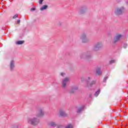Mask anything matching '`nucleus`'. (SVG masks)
<instances>
[{
  "label": "nucleus",
  "instance_id": "1",
  "mask_svg": "<svg viewBox=\"0 0 128 128\" xmlns=\"http://www.w3.org/2000/svg\"><path fill=\"white\" fill-rule=\"evenodd\" d=\"M28 124H32V126H36V124H38L40 120L36 118H29L28 120Z\"/></svg>",
  "mask_w": 128,
  "mask_h": 128
},
{
  "label": "nucleus",
  "instance_id": "2",
  "mask_svg": "<svg viewBox=\"0 0 128 128\" xmlns=\"http://www.w3.org/2000/svg\"><path fill=\"white\" fill-rule=\"evenodd\" d=\"M124 12V7L120 8H117L115 10V14L117 16H120V14H122V12Z\"/></svg>",
  "mask_w": 128,
  "mask_h": 128
},
{
  "label": "nucleus",
  "instance_id": "3",
  "mask_svg": "<svg viewBox=\"0 0 128 128\" xmlns=\"http://www.w3.org/2000/svg\"><path fill=\"white\" fill-rule=\"evenodd\" d=\"M122 38V35L120 34H116L115 37L114 38V44H116V42H118V40H120Z\"/></svg>",
  "mask_w": 128,
  "mask_h": 128
},
{
  "label": "nucleus",
  "instance_id": "4",
  "mask_svg": "<svg viewBox=\"0 0 128 128\" xmlns=\"http://www.w3.org/2000/svg\"><path fill=\"white\" fill-rule=\"evenodd\" d=\"M44 110L42 108H40L38 110V114H36V118H40L44 116Z\"/></svg>",
  "mask_w": 128,
  "mask_h": 128
},
{
  "label": "nucleus",
  "instance_id": "5",
  "mask_svg": "<svg viewBox=\"0 0 128 128\" xmlns=\"http://www.w3.org/2000/svg\"><path fill=\"white\" fill-rule=\"evenodd\" d=\"M80 40H82V42H88V38H86V34H82L80 36Z\"/></svg>",
  "mask_w": 128,
  "mask_h": 128
},
{
  "label": "nucleus",
  "instance_id": "6",
  "mask_svg": "<svg viewBox=\"0 0 128 128\" xmlns=\"http://www.w3.org/2000/svg\"><path fill=\"white\" fill-rule=\"evenodd\" d=\"M102 44L100 42L97 43L94 46V50H98L100 48H102Z\"/></svg>",
  "mask_w": 128,
  "mask_h": 128
},
{
  "label": "nucleus",
  "instance_id": "7",
  "mask_svg": "<svg viewBox=\"0 0 128 128\" xmlns=\"http://www.w3.org/2000/svg\"><path fill=\"white\" fill-rule=\"evenodd\" d=\"M70 82V78H65L62 82V86L63 88H65L66 86V84Z\"/></svg>",
  "mask_w": 128,
  "mask_h": 128
},
{
  "label": "nucleus",
  "instance_id": "8",
  "mask_svg": "<svg viewBox=\"0 0 128 128\" xmlns=\"http://www.w3.org/2000/svg\"><path fill=\"white\" fill-rule=\"evenodd\" d=\"M10 68L11 70H14V60H12L10 61Z\"/></svg>",
  "mask_w": 128,
  "mask_h": 128
},
{
  "label": "nucleus",
  "instance_id": "9",
  "mask_svg": "<svg viewBox=\"0 0 128 128\" xmlns=\"http://www.w3.org/2000/svg\"><path fill=\"white\" fill-rule=\"evenodd\" d=\"M96 74H98V76H100L102 74V71H100V68H96Z\"/></svg>",
  "mask_w": 128,
  "mask_h": 128
},
{
  "label": "nucleus",
  "instance_id": "10",
  "mask_svg": "<svg viewBox=\"0 0 128 128\" xmlns=\"http://www.w3.org/2000/svg\"><path fill=\"white\" fill-rule=\"evenodd\" d=\"M60 116H66V112H64L62 110H60Z\"/></svg>",
  "mask_w": 128,
  "mask_h": 128
},
{
  "label": "nucleus",
  "instance_id": "11",
  "mask_svg": "<svg viewBox=\"0 0 128 128\" xmlns=\"http://www.w3.org/2000/svg\"><path fill=\"white\" fill-rule=\"evenodd\" d=\"M48 8V6L47 5H44L42 7L40 8V10H46Z\"/></svg>",
  "mask_w": 128,
  "mask_h": 128
},
{
  "label": "nucleus",
  "instance_id": "12",
  "mask_svg": "<svg viewBox=\"0 0 128 128\" xmlns=\"http://www.w3.org/2000/svg\"><path fill=\"white\" fill-rule=\"evenodd\" d=\"M48 126H56V124L54 122H50L48 124Z\"/></svg>",
  "mask_w": 128,
  "mask_h": 128
},
{
  "label": "nucleus",
  "instance_id": "13",
  "mask_svg": "<svg viewBox=\"0 0 128 128\" xmlns=\"http://www.w3.org/2000/svg\"><path fill=\"white\" fill-rule=\"evenodd\" d=\"M24 40L18 41L16 42V44H24Z\"/></svg>",
  "mask_w": 128,
  "mask_h": 128
},
{
  "label": "nucleus",
  "instance_id": "14",
  "mask_svg": "<svg viewBox=\"0 0 128 128\" xmlns=\"http://www.w3.org/2000/svg\"><path fill=\"white\" fill-rule=\"evenodd\" d=\"M100 90H98L95 93L94 96H98V94H100Z\"/></svg>",
  "mask_w": 128,
  "mask_h": 128
},
{
  "label": "nucleus",
  "instance_id": "15",
  "mask_svg": "<svg viewBox=\"0 0 128 128\" xmlns=\"http://www.w3.org/2000/svg\"><path fill=\"white\" fill-rule=\"evenodd\" d=\"M82 110H84V107H82V108H80L78 110L77 112H78V113L82 111Z\"/></svg>",
  "mask_w": 128,
  "mask_h": 128
},
{
  "label": "nucleus",
  "instance_id": "16",
  "mask_svg": "<svg viewBox=\"0 0 128 128\" xmlns=\"http://www.w3.org/2000/svg\"><path fill=\"white\" fill-rule=\"evenodd\" d=\"M96 84V81H92L90 84L89 85V86H92V84Z\"/></svg>",
  "mask_w": 128,
  "mask_h": 128
},
{
  "label": "nucleus",
  "instance_id": "17",
  "mask_svg": "<svg viewBox=\"0 0 128 128\" xmlns=\"http://www.w3.org/2000/svg\"><path fill=\"white\" fill-rule=\"evenodd\" d=\"M66 128H72V124H69L66 127Z\"/></svg>",
  "mask_w": 128,
  "mask_h": 128
},
{
  "label": "nucleus",
  "instance_id": "18",
  "mask_svg": "<svg viewBox=\"0 0 128 128\" xmlns=\"http://www.w3.org/2000/svg\"><path fill=\"white\" fill-rule=\"evenodd\" d=\"M107 78H108V76L105 77V78H104V80H103V82H106Z\"/></svg>",
  "mask_w": 128,
  "mask_h": 128
},
{
  "label": "nucleus",
  "instance_id": "19",
  "mask_svg": "<svg viewBox=\"0 0 128 128\" xmlns=\"http://www.w3.org/2000/svg\"><path fill=\"white\" fill-rule=\"evenodd\" d=\"M82 10H84V12H86V9H82V10H80V14H84V12H82Z\"/></svg>",
  "mask_w": 128,
  "mask_h": 128
},
{
  "label": "nucleus",
  "instance_id": "20",
  "mask_svg": "<svg viewBox=\"0 0 128 128\" xmlns=\"http://www.w3.org/2000/svg\"><path fill=\"white\" fill-rule=\"evenodd\" d=\"M43 2H44V0H39V4H42Z\"/></svg>",
  "mask_w": 128,
  "mask_h": 128
},
{
  "label": "nucleus",
  "instance_id": "21",
  "mask_svg": "<svg viewBox=\"0 0 128 128\" xmlns=\"http://www.w3.org/2000/svg\"><path fill=\"white\" fill-rule=\"evenodd\" d=\"M18 14H15V15L13 16V18H18Z\"/></svg>",
  "mask_w": 128,
  "mask_h": 128
},
{
  "label": "nucleus",
  "instance_id": "22",
  "mask_svg": "<svg viewBox=\"0 0 128 128\" xmlns=\"http://www.w3.org/2000/svg\"><path fill=\"white\" fill-rule=\"evenodd\" d=\"M114 62H116V60H112L110 61V64H114Z\"/></svg>",
  "mask_w": 128,
  "mask_h": 128
},
{
  "label": "nucleus",
  "instance_id": "23",
  "mask_svg": "<svg viewBox=\"0 0 128 128\" xmlns=\"http://www.w3.org/2000/svg\"><path fill=\"white\" fill-rule=\"evenodd\" d=\"M78 87H74L72 90H78Z\"/></svg>",
  "mask_w": 128,
  "mask_h": 128
},
{
  "label": "nucleus",
  "instance_id": "24",
  "mask_svg": "<svg viewBox=\"0 0 128 128\" xmlns=\"http://www.w3.org/2000/svg\"><path fill=\"white\" fill-rule=\"evenodd\" d=\"M20 20H17V24H20Z\"/></svg>",
  "mask_w": 128,
  "mask_h": 128
},
{
  "label": "nucleus",
  "instance_id": "25",
  "mask_svg": "<svg viewBox=\"0 0 128 128\" xmlns=\"http://www.w3.org/2000/svg\"><path fill=\"white\" fill-rule=\"evenodd\" d=\"M64 74H66L64 73H61L60 75L62 76H64Z\"/></svg>",
  "mask_w": 128,
  "mask_h": 128
},
{
  "label": "nucleus",
  "instance_id": "26",
  "mask_svg": "<svg viewBox=\"0 0 128 128\" xmlns=\"http://www.w3.org/2000/svg\"><path fill=\"white\" fill-rule=\"evenodd\" d=\"M124 48H126V44H124Z\"/></svg>",
  "mask_w": 128,
  "mask_h": 128
},
{
  "label": "nucleus",
  "instance_id": "27",
  "mask_svg": "<svg viewBox=\"0 0 128 128\" xmlns=\"http://www.w3.org/2000/svg\"><path fill=\"white\" fill-rule=\"evenodd\" d=\"M31 10H35V9L34 8H32Z\"/></svg>",
  "mask_w": 128,
  "mask_h": 128
},
{
  "label": "nucleus",
  "instance_id": "28",
  "mask_svg": "<svg viewBox=\"0 0 128 128\" xmlns=\"http://www.w3.org/2000/svg\"><path fill=\"white\" fill-rule=\"evenodd\" d=\"M88 80H90V78L88 77Z\"/></svg>",
  "mask_w": 128,
  "mask_h": 128
},
{
  "label": "nucleus",
  "instance_id": "29",
  "mask_svg": "<svg viewBox=\"0 0 128 128\" xmlns=\"http://www.w3.org/2000/svg\"><path fill=\"white\" fill-rule=\"evenodd\" d=\"M92 96H90V98H91Z\"/></svg>",
  "mask_w": 128,
  "mask_h": 128
}]
</instances>
